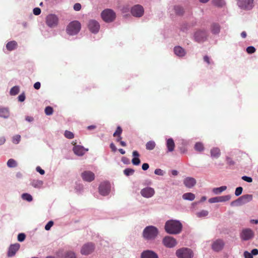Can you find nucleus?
Instances as JSON below:
<instances>
[{
	"label": "nucleus",
	"mask_w": 258,
	"mask_h": 258,
	"mask_svg": "<svg viewBox=\"0 0 258 258\" xmlns=\"http://www.w3.org/2000/svg\"><path fill=\"white\" fill-rule=\"evenodd\" d=\"M133 159L132 160V163L134 165L138 166L141 163V160L139 158L140 154L139 152L135 150L133 152Z\"/></svg>",
	"instance_id": "obj_26"
},
{
	"label": "nucleus",
	"mask_w": 258,
	"mask_h": 258,
	"mask_svg": "<svg viewBox=\"0 0 258 258\" xmlns=\"http://www.w3.org/2000/svg\"><path fill=\"white\" fill-rule=\"evenodd\" d=\"M163 244L167 248H173L177 244L176 240L172 236H166L162 240Z\"/></svg>",
	"instance_id": "obj_12"
},
{
	"label": "nucleus",
	"mask_w": 258,
	"mask_h": 258,
	"mask_svg": "<svg viewBox=\"0 0 258 258\" xmlns=\"http://www.w3.org/2000/svg\"><path fill=\"white\" fill-rule=\"evenodd\" d=\"M156 146V143L154 141H150L146 144V148L147 150H152Z\"/></svg>",
	"instance_id": "obj_39"
},
{
	"label": "nucleus",
	"mask_w": 258,
	"mask_h": 258,
	"mask_svg": "<svg viewBox=\"0 0 258 258\" xmlns=\"http://www.w3.org/2000/svg\"><path fill=\"white\" fill-rule=\"evenodd\" d=\"M101 16L103 21L107 23L113 22L116 18L115 12L110 9H106L103 10L101 12Z\"/></svg>",
	"instance_id": "obj_5"
},
{
	"label": "nucleus",
	"mask_w": 258,
	"mask_h": 258,
	"mask_svg": "<svg viewBox=\"0 0 258 258\" xmlns=\"http://www.w3.org/2000/svg\"><path fill=\"white\" fill-rule=\"evenodd\" d=\"M18 45L17 42L15 40L9 41L6 44V49L9 51H12L16 49L18 47Z\"/></svg>",
	"instance_id": "obj_27"
},
{
	"label": "nucleus",
	"mask_w": 258,
	"mask_h": 258,
	"mask_svg": "<svg viewBox=\"0 0 258 258\" xmlns=\"http://www.w3.org/2000/svg\"><path fill=\"white\" fill-rule=\"evenodd\" d=\"M88 27L92 33L97 34L100 29V24L95 20H90L88 22Z\"/></svg>",
	"instance_id": "obj_14"
},
{
	"label": "nucleus",
	"mask_w": 258,
	"mask_h": 258,
	"mask_svg": "<svg viewBox=\"0 0 258 258\" xmlns=\"http://www.w3.org/2000/svg\"><path fill=\"white\" fill-rule=\"evenodd\" d=\"M83 186L80 183L76 182L75 186V190L77 192H80L83 190Z\"/></svg>",
	"instance_id": "obj_52"
},
{
	"label": "nucleus",
	"mask_w": 258,
	"mask_h": 258,
	"mask_svg": "<svg viewBox=\"0 0 258 258\" xmlns=\"http://www.w3.org/2000/svg\"><path fill=\"white\" fill-rule=\"evenodd\" d=\"M10 116V111L9 108L0 106V117L8 118Z\"/></svg>",
	"instance_id": "obj_29"
},
{
	"label": "nucleus",
	"mask_w": 258,
	"mask_h": 258,
	"mask_svg": "<svg viewBox=\"0 0 258 258\" xmlns=\"http://www.w3.org/2000/svg\"><path fill=\"white\" fill-rule=\"evenodd\" d=\"M7 165L9 168H15L17 166L18 163L15 159L11 158L8 160Z\"/></svg>",
	"instance_id": "obj_35"
},
{
	"label": "nucleus",
	"mask_w": 258,
	"mask_h": 258,
	"mask_svg": "<svg viewBox=\"0 0 258 258\" xmlns=\"http://www.w3.org/2000/svg\"><path fill=\"white\" fill-rule=\"evenodd\" d=\"M182 197L184 200L192 201L195 200L196 197L195 194L193 193L186 192L182 195Z\"/></svg>",
	"instance_id": "obj_31"
},
{
	"label": "nucleus",
	"mask_w": 258,
	"mask_h": 258,
	"mask_svg": "<svg viewBox=\"0 0 258 258\" xmlns=\"http://www.w3.org/2000/svg\"><path fill=\"white\" fill-rule=\"evenodd\" d=\"M44 112L47 115H50L53 112V109L51 106H47L45 107Z\"/></svg>",
	"instance_id": "obj_46"
},
{
	"label": "nucleus",
	"mask_w": 258,
	"mask_h": 258,
	"mask_svg": "<svg viewBox=\"0 0 258 258\" xmlns=\"http://www.w3.org/2000/svg\"><path fill=\"white\" fill-rule=\"evenodd\" d=\"M141 258H159V256L153 250H145L141 253Z\"/></svg>",
	"instance_id": "obj_21"
},
{
	"label": "nucleus",
	"mask_w": 258,
	"mask_h": 258,
	"mask_svg": "<svg viewBox=\"0 0 258 258\" xmlns=\"http://www.w3.org/2000/svg\"><path fill=\"white\" fill-rule=\"evenodd\" d=\"M94 249V245L92 242H89L85 244H84L81 250V252L83 255H88L91 252H93V251Z\"/></svg>",
	"instance_id": "obj_16"
},
{
	"label": "nucleus",
	"mask_w": 258,
	"mask_h": 258,
	"mask_svg": "<svg viewBox=\"0 0 258 258\" xmlns=\"http://www.w3.org/2000/svg\"><path fill=\"white\" fill-rule=\"evenodd\" d=\"M231 199V196L229 195L215 197L209 199L210 203H216L219 202H225L228 201Z\"/></svg>",
	"instance_id": "obj_15"
},
{
	"label": "nucleus",
	"mask_w": 258,
	"mask_h": 258,
	"mask_svg": "<svg viewBox=\"0 0 258 258\" xmlns=\"http://www.w3.org/2000/svg\"><path fill=\"white\" fill-rule=\"evenodd\" d=\"M36 170L41 175H44L45 174L44 170L42 169L40 166H37L36 168Z\"/></svg>",
	"instance_id": "obj_61"
},
{
	"label": "nucleus",
	"mask_w": 258,
	"mask_h": 258,
	"mask_svg": "<svg viewBox=\"0 0 258 258\" xmlns=\"http://www.w3.org/2000/svg\"><path fill=\"white\" fill-rule=\"evenodd\" d=\"M20 245L19 243H15L11 244L9 247L7 252L8 257H12L14 256L17 251L19 249Z\"/></svg>",
	"instance_id": "obj_19"
},
{
	"label": "nucleus",
	"mask_w": 258,
	"mask_h": 258,
	"mask_svg": "<svg viewBox=\"0 0 258 258\" xmlns=\"http://www.w3.org/2000/svg\"><path fill=\"white\" fill-rule=\"evenodd\" d=\"M142 197L146 198H150L155 194V190L151 187H146L141 189L140 191Z\"/></svg>",
	"instance_id": "obj_17"
},
{
	"label": "nucleus",
	"mask_w": 258,
	"mask_h": 258,
	"mask_svg": "<svg viewBox=\"0 0 258 258\" xmlns=\"http://www.w3.org/2000/svg\"><path fill=\"white\" fill-rule=\"evenodd\" d=\"M58 23V18L55 14H49L46 17V24L50 28L57 26Z\"/></svg>",
	"instance_id": "obj_8"
},
{
	"label": "nucleus",
	"mask_w": 258,
	"mask_h": 258,
	"mask_svg": "<svg viewBox=\"0 0 258 258\" xmlns=\"http://www.w3.org/2000/svg\"><path fill=\"white\" fill-rule=\"evenodd\" d=\"M122 132V130L120 126H118L116 128L115 132L113 133V136L116 137L117 136H121Z\"/></svg>",
	"instance_id": "obj_49"
},
{
	"label": "nucleus",
	"mask_w": 258,
	"mask_h": 258,
	"mask_svg": "<svg viewBox=\"0 0 258 258\" xmlns=\"http://www.w3.org/2000/svg\"><path fill=\"white\" fill-rule=\"evenodd\" d=\"M166 145L168 152H172L174 150L175 143L172 138H170L166 140Z\"/></svg>",
	"instance_id": "obj_28"
},
{
	"label": "nucleus",
	"mask_w": 258,
	"mask_h": 258,
	"mask_svg": "<svg viewBox=\"0 0 258 258\" xmlns=\"http://www.w3.org/2000/svg\"><path fill=\"white\" fill-rule=\"evenodd\" d=\"M237 5L241 9L249 10L253 7V0H237Z\"/></svg>",
	"instance_id": "obj_13"
},
{
	"label": "nucleus",
	"mask_w": 258,
	"mask_h": 258,
	"mask_svg": "<svg viewBox=\"0 0 258 258\" xmlns=\"http://www.w3.org/2000/svg\"><path fill=\"white\" fill-rule=\"evenodd\" d=\"M81 177L83 180L90 182L95 178V174L91 171H84L81 174Z\"/></svg>",
	"instance_id": "obj_18"
},
{
	"label": "nucleus",
	"mask_w": 258,
	"mask_h": 258,
	"mask_svg": "<svg viewBox=\"0 0 258 258\" xmlns=\"http://www.w3.org/2000/svg\"><path fill=\"white\" fill-rule=\"evenodd\" d=\"M64 137L69 139H72L74 138V134L72 132L66 131L64 133Z\"/></svg>",
	"instance_id": "obj_47"
},
{
	"label": "nucleus",
	"mask_w": 258,
	"mask_h": 258,
	"mask_svg": "<svg viewBox=\"0 0 258 258\" xmlns=\"http://www.w3.org/2000/svg\"><path fill=\"white\" fill-rule=\"evenodd\" d=\"M194 149L197 151L202 152L204 150V145L202 142H197L195 145Z\"/></svg>",
	"instance_id": "obj_37"
},
{
	"label": "nucleus",
	"mask_w": 258,
	"mask_h": 258,
	"mask_svg": "<svg viewBox=\"0 0 258 258\" xmlns=\"http://www.w3.org/2000/svg\"><path fill=\"white\" fill-rule=\"evenodd\" d=\"M22 199L28 202H30L33 200L32 196L28 193H23L21 195Z\"/></svg>",
	"instance_id": "obj_40"
},
{
	"label": "nucleus",
	"mask_w": 258,
	"mask_h": 258,
	"mask_svg": "<svg viewBox=\"0 0 258 258\" xmlns=\"http://www.w3.org/2000/svg\"><path fill=\"white\" fill-rule=\"evenodd\" d=\"M225 245V242L223 239H217L213 241L211 245L212 249L216 252L221 251Z\"/></svg>",
	"instance_id": "obj_11"
},
{
	"label": "nucleus",
	"mask_w": 258,
	"mask_h": 258,
	"mask_svg": "<svg viewBox=\"0 0 258 258\" xmlns=\"http://www.w3.org/2000/svg\"><path fill=\"white\" fill-rule=\"evenodd\" d=\"M82 6L80 3H76L73 7L74 10L76 11H79L81 9Z\"/></svg>",
	"instance_id": "obj_60"
},
{
	"label": "nucleus",
	"mask_w": 258,
	"mask_h": 258,
	"mask_svg": "<svg viewBox=\"0 0 258 258\" xmlns=\"http://www.w3.org/2000/svg\"><path fill=\"white\" fill-rule=\"evenodd\" d=\"M174 53L178 57L182 58L186 54V50L179 45L175 46L173 48Z\"/></svg>",
	"instance_id": "obj_23"
},
{
	"label": "nucleus",
	"mask_w": 258,
	"mask_h": 258,
	"mask_svg": "<svg viewBox=\"0 0 258 258\" xmlns=\"http://www.w3.org/2000/svg\"><path fill=\"white\" fill-rule=\"evenodd\" d=\"M254 236V232L250 228L243 229L240 234L241 239L244 241L251 239L253 238Z\"/></svg>",
	"instance_id": "obj_9"
},
{
	"label": "nucleus",
	"mask_w": 258,
	"mask_h": 258,
	"mask_svg": "<svg viewBox=\"0 0 258 258\" xmlns=\"http://www.w3.org/2000/svg\"><path fill=\"white\" fill-rule=\"evenodd\" d=\"M176 255L178 258H192V251L187 247H182L176 251Z\"/></svg>",
	"instance_id": "obj_6"
},
{
	"label": "nucleus",
	"mask_w": 258,
	"mask_h": 258,
	"mask_svg": "<svg viewBox=\"0 0 258 258\" xmlns=\"http://www.w3.org/2000/svg\"><path fill=\"white\" fill-rule=\"evenodd\" d=\"M26 96L24 92L20 94L18 97V101L21 102H24Z\"/></svg>",
	"instance_id": "obj_53"
},
{
	"label": "nucleus",
	"mask_w": 258,
	"mask_h": 258,
	"mask_svg": "<svg viewBox=\"0 0 258 258\" xmlns=\"http://www.w3.org/2000/svg\"><path fill=\"white\" fill-rule=\"evenodd\" d=\"M111 188V184L109 181L102 182L99 186V192L102 196H107L110 192Z\"/></svg>",
	"instance_id": "obj_7"
},
{
	"label": "nucleus",
	"mask_w": 258,
	"mask_h": 258,
	"mask_svg": "<svg viewBox=\"0 0 258 258\" xmlns=\"http://www.w3.org/2000/svg\"><path fill=\"white\" fill-rule=\"evenodd\" d=\"M208 37V31L205 29H198L194 34V40L199 43L206 41Z\"/></svg>",
	"instance_id": "obj_4"
},
{
	"label": "nucleus",
	"mask_w": 258,
	"mask_h": 258,
	"mask_svg": "<svg viewBox=\"0 0 258 258\" xmlns=\"http://www.w3.org/2000/svg\"><path fill=\"white\" fill-rule=\"evenodd\" d=\"M164 229L168 234H177L181 232L182 224L179 220L170 219L165 222Z\"/></svg>",
	"instance_id": "obj_1"
},
{
	"label": "nucleus",
	"mask_w": 258,
	"mask_h": 258,
	"mask_svg": "<svg viewBox=\"0 0 258 258\" xmlns=\"http://www.w3.org/2000/svg\"><path fill=\"white\" fill-rule=\"evenodd\" d=\"M20 92V87L19 86H15L13 87L10 91V94L12 96L17 95Z\"/></svg>",
	"instance_id": "obj_36"
},
{
	"label": "nucleus",
	"mask_w": 258,
	"mask_h": 258,
	"mask_svg": "<svg viewBox=\"0 0 258 258\" xmlns=\"http://www.w3.org/2000/svg\"><path fill=\"white\" fill-rule=\"evenodd\" d=\"M21 137L20 135H16L14 136L12 138V142L14 144L17 145L21 141Z\"/></svg>",
	"instance_id": "obj_44"
},
{
	"label": "nucleus",
	"mask_w": 258,
	"mask_h": 258,
	"mask_svg": "<svg viewBox=\"0 0 258 258\" xmlns=\"http://www.w3.org/2000/svg\"><path fill=\"white\" fill-rule=\"evenodd\" d=\"M54 222L52 221H49L45 226V229L48 231L50 229L51 227L53 225Z\"/></svg>",
	"instance_id": "obj_54"
},
{
	"label": "nucleus",
	"mask_w": 258,
	"mask_h": 258,
	"mask_svg": "<svg viewBox=\"0 0 258 258\" xmlns=\"http://www.w3.org/2000/svg\"><path fill=\"white\" fill-rule=\"evenodd\" d=\"M236 200L238 204H239V206H240L252 201V195L249 194L244 195L240 197Z\"/></svg>",
	"instance_id": "obj_20"
},
{
	"label": "nucleus",
	"mask_w": 258,
	"mask_h": 258,
	"mask_svg": "<svg viewBox=\"0 0 258 258\" xmlns=\"http://www.w3.org/2000/svg\"><path fill=\"white\" fill-rule=\"evenodd\" d=\"M211 156L213 158H218L221 155V151L219 148L214 147L210 150Z\"/></svg>",
	"instance_id": "obj_30"
},
{
	"label": "nucleus",
	"mask_w": 258,
	"mask_h": 258,
	"mask_svg": "<svg viewBox=\"0 0 258 258\" xmlns=\"http://www.w3.org/2000/svg\"><path fill=\"white\" fill-rule=\"evenodd\" d=\"M43 184V182L41 180L34 179L31 182V184L33 187L37 188H40L42 186Z\"/></svg>",
	"instance_id": "obj_33"
},
{
	"label": "nucleus",
	"mask_w": 258,
	"mask_h": 258,
	"mask_svg": "<svg viewBox=\"0 0 258 258\" xmlns=\"http://www.w3.org/2000/svg\"><path fill=\"white\" fill-rule=\"evenodd\" d=\"M174 10L176 15L179 16H182L184 13L183 8L179 5L175 6Z\"/></svg>",
	"instance_id": "obj_32"
},
{
	"label": "nucleus",
	"mask_w": 258,
	"mask_h": 258,
	"mask_svg": "<svg viewBox=\"0 0 258 258\" xmlns=\"http://www.w3.org/2000/svg\"><path fill=\"white\" fill-rule=\"evenodd\" d=\"M88 150V149H85L83 146L80 145H75L73 148L74 154L79 156H82Z\"/></svg>",
	"instance_id": "obj_22"
},
{
	"label": "nucleus",
	"mask_w": 258,
	"mask_h": 258,
	"mask_svg": "<svg viewBox=\"0 0 258 258\" xmlns=\"http://www.w3.org/2000/svg\"><path fill=\"white\" fill-rule=\"evenodd\" d=\"M245 258H253V256L251 252H249L247 251H245L243 253Z\"/></svg>",
	"instance_id": "obj_62"
},
{
	"label": "nucleus",
	"mask_w": 258,
	"mask_h": 258,
	"mask_svg": "<svg viewBox=\"0 0 258 258\" xmlns=\"http://www.w3.org/2000/svg\"><path fill=\"white\" fill-rule=\"evenodd\" d=\"M209 214V212L207 210H202L197 213V216L199 218H202L206 217Z\"/></svg>",
	"instance_id": "obj_45"
},
{
	"label": "nucleus",
	"mask_w": 258,
	"mask_h": 258,
	"mask_svg": "<svg viewBox=\"0 0 258 258\" xmlns=\"http://www.w3.org/2000/svg\"><path fill=\"white\" fill-rule=\"evenodd\" d=\"M131 13L133 16L140 18L143 15L144 9L142 6L136 5L131 8Z\"/></svg>",
	"instance_id": "obj_10"
},
{
	"label": "nucleus",
	"mask_w": 258,
	"mask_h": 258,
	"mask_svg": "<svg viewBox=\"0 0 258 258\" xmlns=\"http://www.w3.org/2000/svg\"><path fill=\"white\" fill-rule=\"evenodd\" d=\"M41 12V9L39 8H38V7L35 8L33 10V14L35 15H36V16L39 15V14H40Z\"/></svg>",
	"instance_id": "obj_59"
},
{
	"label": "nucleus",
	"mask_w": 258,
	"mask_h": 258,
	"mask_svg": "<svg viewBox=\"0 0 258 258\" xmlns=\"http://www.w3.org/2000/svg\"><path fill=\"white\" fill-rule=\"evenodd\" d=\"M121 161L124 164H128L130 163V161L129 159L125 157H122L121 158Z\"/></svg>",
	"instance_id": "obj_63"
},
{
	"label": "nucleus",
	"mask_w": 258,
	"mask_h": 258,
	"mask_svg": "<svg viewBox=\"0 0 258 258\" xmlns=\"http://www.w3.org/2000/svg\"><path fill=\"white\" fill-rule=\"evenodd\" d=\"M81 28V24L79 21L75 20L69 23L66 27V32L70 36L78 34Z\"/></svg>",
	"instance_id": "obj_3"
},
{
	"label": "nucleus",
	"mask_w": 258,
	"mask_h": 258,
	"mask_svg": "<svg viewBox=\"0 0 258 258\" xmlns=\"http://www.w3.org/2000/svg\"><path fill=\"white\" fill-rule=\"evenodd\" d=\"M64 258H77L75 253L72 251H66L64 254Z\"/></svg>",
	"instance_id": "obj_43"
},
{
	"label": "nucleus",
	"mask_w": 258,
	"mask_h": 258,
	"mask_svg": "<svg viewBox=\"0 0 258 258\" xmlns=\"http://www.w3.org/2000/svg\"><path fill=\"white\" fill-rule=\"evenodd\" d=\"M243 191V187L241 186H239L236 188L235 190V195L236 197L239 196L240 195H241L242 192Z\"/></svg>",
	"instance_id": "obj_51"
},
{
	"label": "nucleus",
	"mask_w": 258,
	"mask_h": 258,
	"mask_svg": "<svg viewBox=\"0 0 258 258\" xmlns=\"http://www.w3.org/2000/svg\"><path fill=\"white\" fill-rule=\"evenodd\" d=\"M226 161L227 162V164L229 165H234L235 164V162L232 160V159L228 156L226 157Z\"/></svg>",
	"instance_id": "obj_57"
},
{
	"label": "nucleus",
	"mask_w": 258,
	"mask_h": 258,
	"mask_svg": "<svg viewBox=\"0 0 258 258\" xmlns=\"http://www.w3.org/2000/svg\"><path fill=\"white\" fill-rule=\"evenodd\" d=\"M197 183L196 180L191 177H187L184 179L183 184L187 188H192Z\"/></svg>",
	"instance_id": "obj_24"
},
{
	"label": "nucleus",
	"mask_w": 258,
	"mask_h": 258,
	"mask_svg": "<svg viewBox=\"0 0 258 258\" xmlns=\"http://www.w3.org/2000/svg\"><path fill=\"white\" fill-rule=\"evenodd\" d=\"M204 61L206 62L208 64H211L213 63V62L211 60L210 57L208 55H205L203 57Z\"/></svg>",
	"instance_id": "obj_55"
},
{
	"label": "nucleus",
	"mask_w": 258,
	"mask_h": 258,
	"mask_svg": "<svg viewBox=\"0 0 258 258\" xmlns=\"http://www.w3.org/2000/svg\"><path fill=\"white\" fill-rule=\"evenodd\" d=\"M192 26H191L190 24L187 23H183L180 25V30L183 32H187L188 30Z\"/></svg>",
	"instance_id": "obj_38"
},
{
	"label": "nucleus",
	"mask_w": 258,
	"mask_h": 258,
	"mask_svg": "<svg viewBox=\"0 0 258 258\" xmlns=\"http://www.w3.org/2000/svg\"><path fill=\"white\" fill-rule=\"evenodd\" d=\"M255 51H256V49L253 46H248L246 48V51L248 54H252V53H254L255 52Z\"/></svg>",
	"instance_id": "obj_48"
},
{
	"label": "nucleus",
	"mask_w": 258,
	"mask_h": 258,
	"mask_svg": "<svg viewBox=\"0 0 258 258\" xmlns=\"http://www.w3.org/2000/svg\"><path fill=\"white\" fill-rule=\"evenodd\" d=\"M149 168V165L147 163H145L142 164V168L144 171H146Z\"/></svg>",
	"instance_id": "obj_64"
},
{
	"label": "nucleus",
	"mask_w": 258,
	"mask_h": 258,
	"mask_svg": "<svg viewBox=\"0 0 258 258\" xmlns=\"http://www.w3.org/2000/svg\"><path fill=\"white\" fill-rule=\"evenodd\" d=\"M135 173V170L132 168H127L123 170V173L126 176L132 175Z\"/></svg>",
	"instance_id": "obj_42"
},
{
	"label": "nucleus",
	"mask_w": 258,
	"mask_h": 258,
	"mask_svg": "<svg viewBox=\"0 0 258 258\" xmlns=\"http://www.w3.org/2000/svg\"><path fill=\"white\" fill-rule=\"evenodd\" d=\"M214 5L218 7H222L225 4L224 0H213Z\"/></svg>",
	"instance_id": "obj_41"
},
{
	"label": "nucleus",
	"mask_w": 258,
	"mask_h": 258,
	"mask_svg": "<svg viewBox=\"0 0 258 258\" xmlns=\"http://www.w3.org/2000/svg\"><path fill=\"white\" fill-rule=\"evenodd\" d=\"M227 189L226 186H221L218 187H215L213 189L212 191L215 195H219Z\"/></svg>",
	"instance_id": "obj_34"
},
{
	"label": "nucleus",
	"mask_w": 258,
	"mask_h": 258,
	"mask_svg": "<svg viewBox=\"0 0 258 258\" xmlns=\"http://www.w3.org/2000/svg\"><path fill=\"white\" fill-rule=\"evenodd\" d=\"M154 173L158 175L163 176L164 174V172L161 169H156L154 171Z\"/></svg>",
	"instance_id": "obj_58"
},
{
	"label": "nucleus",
	"mask_w": 258,
	"mask_h": 258,
	"mask_svg": "<svg viewBox=\"0 0 258 258\" xmlns=\"http://www.w3.org/2000/svg\"><path fill=\"white\" fill-rule=\"evenodd\" d=\"M210 30L213 34L217 35L220 32L221 26L218 23L213 22L211 25Z\"/></svg>",
	"instance_id": "obj_25"
},
{
	"label": "nucleus",
	"mask_w": 258,
	"mask_h": 258,
	"mask_svg": "<svg viewBox=\"0 0 258 258\" xmlns=\"http://www.w3.org/2000/svg\"><path fill=\"white\" fill-rule=\"evenodd\" d=\"M26 238V235L24 233H20L18 235L17 239L19 242H23Z\"/></svg>",
	"instance_id": "obj_50"
},
{
	"label": "nucleus",
	"mask_w": 258,
	"mask_h": 258,
	"mask_svg": "<svg viewBox=\"0 0 258 258\" xmlns=\"http://www.w3.org/2000/svg\"><path fill=\"white\" fill-rule=\"evenodd\" d=\"M159 233V230L156 226L149 225L144 229L142 237L145 240L152 241L156 238Z\"/></svg>",
	"instance_id": "obj_2"
},
{
	"label": "nucleus",
	"mask_w": 258,
	"mask_h": 258,
	"mask_svg": "<svg viewBox=\"0 0 258 258\" xmlns=\"http://www.w3.org/2000/svg\"><path fill=\"white\" fill-rule=\"evenodd\" d=\"M241 179L243 180H244L247 182H248V183H251L252 182V177H251L250 176L244 175L241 177Z\"/></svg>",
	"instance_id": "obj_56"
}]
</instances>
